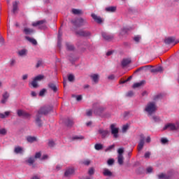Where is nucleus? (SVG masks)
<instances>
[{
    "label": "nucleus",
    "mask_w": 179,
    "mask_h": 179,
    "mask_svg": "<svg viewBox=\"0 0 179 179\" xmlns=\"http://www.w3.org/2000/svg\"><path fill=\"white\" fill-rule=\"evenodd\" d=\"M157 110V106L156 103L155 102H150L147 104L145 108V111H146L149 115H152Z\"/></svg>",
    "instance_id": "obj_1"
},
{
    "label": "nucleus",
    "mask_w": 179,
    "mask_h": 179,
    "mask_svg": "<svg viewBox=\"0 0 179 179\" xmlns=\"http://www.w3.org/2000/svg\"><path fill=\"white\" fill-rule=\"evenodd\" d=\"M72 23L76 27H82L88 24L87 20H85L84 18H78L77 20H75V21H72Z\"/></svg>",
    "instance_id": "obj_2"
},
{
    "label": "nucleus",
    "mask_w": 179,
    "mask_h": 179,
    "mask_svg": "<svg viewBox=\"0 0 179 179\" xmlns=\"http://www.w3.org/2000/svg\"><path fill=\"white\" fill-rule=\"evenodd\" d=\"M52 110V107L50 106H46L44 107H41L38 111H36V113H39L41 116L43 115H48L51 110Z\"/></svg>",
    "instance_id": "obj_3"
},
{
    "label": "nucleus",
    "mask_w": 179,
    "mask_h": 179,
    "mask_svg": "<svg viewBox=\"0 0 179 179\" xmlns=\"http://www.w3.org/2000/svg\"><path fill=\"white\" fill-rule=\"evenodd\" d=\"M169 129V131H177L179 129V124H172V123H169L164 126L163 128V130H167Z\"/></svg>",
    "instance_id": "obj_4"
},
{
    "label": "nucleus",
    "mask_w": 179,
    "mask_h": 179,
    "mask_svg": "<svg viewBox=\"0 0 179 179\" xmlns=\"http://www.w3.org/2000/svg\"><path fill=\"white\" fill-rule=\"evenodd\" d=\"M140 138H141V139H140L138 146H137L138 151H141L143 149L144 145H145V136L143 134H141Z\"/></svg>",
    "instance_id": "obj_5"
},
{
    "label": "nucleus",
    "mask_w": 179,
    "mask_h": 179,
    "mask_svg": "<svg viewBox=\"0 0 179 179\" xmlns=\"http://www.w3.org/2000/svg\"><path fill=\"white\" fill-rule=\"evenodd\" d=\"M111 134L113 135V137L117 138L119 136V129L116 128V125L115 124H112L110 127Z\"/></svg>",
    "instance_id": "obj_6"
},
{
    "label": "nucleus",
    "mask_w": 179,
    "mask_h": 179,
    "mask_svg": "<svg viewBox=\"0 0 179 179\" xmlns=\"http://www.w3.org/2000/svg\"><path fill=\"white\" fill-rule=\"evenodd\" d=\"M76 34L82 37H90L91 36V32H90V31L80 29L79 31H76Z\"/></svg>",
    "instance_id": "obj_7"
},
{
    "label": "nucleus",
    "mask_w": 179,
    "mask_h": 179,
    "mask_svg": "<svg viewBox=\"0 0 179 179\" xmlns=\"http://www.w3.org/2000/svg\"><path fill=\"white\" fill-rule=\"evenodd\" d=\"M41 118L42 115H40V113L36 112L35 124L39 127H41L43 126V121Z\"/></svg>",
    "instance_id": "obj_8"
},
{
    "label": "nucleus",
    "mask_w": 179,
    "mask_h": 179,
    "mask_svg": "<svg viewBox=\"0 0 179 179\" xmlns=\"http://www.w3.org/2000/svg\"><path fill=\"white\" fill-rule=\"evenodd\" d=\"M75 173V169L73 168H68L64 172V177L69 178Z\"/></svg>",
    "instance_id": "obj_9"
},
{
    "label": "nucleus",
    "mask_w": 179,
    "mask_h": 179,
    "mask_svg": "<svg viewBox=\"0 0 179 179\" xmlns=\"http://www.w3.org/2000/svg\"><path fill=\"white\" fill-rule=\"evenodd\" d=\"M101 36L106 41H111L114 38L113 35H110V34H107V32H101Z\"/></svg>",
    "instance_id": "obj_10"
},
{
    "label": "nucleus",
    "mask_w": 179,
    "mask_h": 179,
    "mask_svg": "<svg viewBox=\"0 0 179 179\" xmlns=\"http://www.w3.org/2000/svg\"><path fill=\"white\" fill-rule=\"evenodd\" d=\"M91 17L94 20V22H96L97 24H101L103 22L101 17L96 15V14L92 13L91 14Z\"/></svg>",
    "instance_id": "obj_11"
},
{
    "label": "nucleus",
    "mask_w": 179,
    "mask_h": 179,
    "mask_svg": "<svg viewBox=\"0 0 179 179\" xmlns=\"http://www.w3.org/2000/svg\"><path fill=\"white\" fill-rule=\"evenodd\" d=\"M98 133H99V134L101 135V138H106L110 134L108 130H105L103 129H99Z\"/></svg>",
    "instance_id": "obj_12"
},
{
    "label": "nucleus",
    "mask_w": 179,
    "mask_h": 179,
    "mask_svg": "<svg viewBox=\"0 0 179 179\" xmlns=\"http://www.w3.org/2000/svg\"><path fill=\"white\" fill-rule=\"evenodd\" d=\"M9 97H10V94H8V92H4V94H3L2 95V99L1 101V103L3 104H5L7 102Z\"/></svg>",
    "instance_id": "obj_13"
},
{
    "label": "nucleus",
    "mask_w": 179,
    "mask_h": 179,
    "mask_svg": "<svg viewBox=\"0 0 179 179\" xmlns=\"http://www.w3.org/2000/svg\"><path fill=\"white\" fill-rule=\"evenodd\" d=\"M62 31L61 29H59L58 31V36H57V46L59 48H61L62 45Z\"/></svg>",
    "instance_id": "obj_14"
},
{
    "label": "nucleus",
    "mask_w": 179,
    "mask_h": 179,
    "mask_svg": "<svg viewBox=\"0 0 179 179\" xmlns=\"http://www.w3.org/2000/svg\"><path fill=\"white\" fill-rule=\"evenodd\" d=\"M131 63V59H122L121 65L123 68L127 66Z\"/></svg>",
    "instance_id": "obj_15"
},
{
    "label": "nucleus",
    "mask_w": 179,
    "mask_h": 179,
    "mask_svg": "<svg viewBox=\"0 0 179 179\" xmlns=\"http://www.w3.org/2000/svg\"><path fill=\"white\" fill-rule=\"evenodd\" d=\"M48 87L51 90H52L53 92H55V93H56L57 92V90H58L57 85L55 84H54V83H49L48 85Z\"/></svg>",
    "instance_id": "obj_16"
},
{
    "label": "nucleus",
    "mask_w": 179,
    "mask_h": 179,
    "mask_svg": "<svg viewBox=\"0 0 179 179\" xmlns=\"http://www.w3.org/2000/svg\"><path fill=\"white\" fill-rule=\"evenodd\" d=\"M23 33L25 35H31L32 34L34 33V30L31 29V28H24Z\"/></svg>",
    "instance_id": "obj_17"
},
{
    "label": "nucleus",
    "mask_w": 179,
    "mask_h": 179,
    "mask_svg": "<svg viewBox=\"0 0 179 179\" xmlns=\"http://www.w3.org/2000/svg\"><path fill=\"white\" fill-rule=\"evenodd\" d=\"M105 10L108 13H115L117 10V7L111 6L110 7H106Z\"/></svg>",
    "instance_id": "obj_18"
},
{
    "label": "nucleus",
    "mask_w": 179,
    "mask_h": 179,
    "mask_svg": "<svg viewBox=\"0 0 179 179\" xmlns=\"http://www.w3.org/2000/svg\"><path fill=\"white\" fill-rule=\"evenodd\" d=\"M19 3H20L19 1H15L13 3V13H15V12L17 10Z\"/></svg>",
    "instance_id": "obj_19"
},
{
    "label": "nucleus",
    "mask_w": 179,
    "mask_h": 179,
    "mask_svg": "<svg viewBox=\"0 0 179 179\" xmlns=\"http://www.w3.org/2000/svg\"><path fill=\"white\" fill-rule=\"evenodd\" d=\"M46 23L45 20H41V21H36V22H33L32 26L33 27H38V26H41Z\"/></svg>",
    "instance_id": "obj_20"
},
{
    "label": "nucleus",
    "mask_w": 179,
    "mask_h": 179,
    "mask_svg": "<svg viewBox=\"0 0 179 179\" xmlns=\"http://www.w3.org/2000/svg\"><path fill=\"white\" fill-rule=\"evenodd\" d=\"M175 41H176V38H173V36H171L170 38H167L166 39H165L164 43L167 45H170L174 43Z\"/></svg>",
    "instance_id": "obj_21"
},
{
    "label": "nucleus",
    "mask_w": 179,
    "mask_h": 179,
    "mask_svg": "<svg viewBox=\"0 0 179 179\" xmlns=\"http://www.w3.org/2000/svg\"><path fill=\"white\" fill-rule=\"evenodd\" d=\"M26 40L32 43L34 45H37L38 42L34 38H29V36H25Z\"/></svg>",
    "instance_id": "obj_22"
},
{
    "label": "nucleus",
    "mask_w": 179,
    "mask_h": 179,
    "mask_svg": "<svg viewBox=\"0 0 179 179\" xmlns=\"http://www.w3.org/2000/svg\"><path fill=\"white\" fill-rule=\"evenodd\" d=\"M64 123L67 127H71L73 125V121L69 118H67Z\"/></svg>",
    "instance_id": "obj_23"
},
{
    "label": "nucleus",
    "mask_w": 179,
    "mask_h": 179,
    "mask_svg": "<svg viewBox=\"0 0 179 179\" xmlns=\"http://www.w3.org/2000/svg\"><path fill=\"white\" fill-rule=\"evenodd\" d=\"M103 175L105 176H112L113 173L110 171H109V169H104L103 171Z\"/></svg>",
    "instance_id": "obj_24"
},
{
    "label": "nucleus",
    "mask_w": 179,
    "mask_h": 179,
    "mask_svg": "<svg viewBox=\"0 0 179 179\" xmlns=\"http://www.w3.org/2000/svg\"><path fill=\"white\" fill-rule=\"evenodd\" d=\"M26 139H27V142L31 143H34V142H35V141H37V139H36V137H34V136H27V137H26Z\"/></svg>",
    "instance_id": "obj_25"
},
{
    "label": "nucleus",
    "mask_w": 179,
    "mask_h": 179,
    "mask_svg": "<svg viewBox=\"0 0 179 179\" xmlns=\"http://www.w3.org/2000/svg\"><path fill=\"white\" fill-rule=\"evenodd\" d=\"M72 13L73 15H82L83 13L82 11V10H78L77 8H73L72 9Z\"/></svg>",
    "instance_id": "obj_26"
},
{
    "label": "nucleus",
    "mask_w": 179,
    "mask_h": 179,
    "mask_svg": "<svg viewBox=\"0 0 179 179\" xmlns=\"http://www.w3.org/2000/svg\"><path fill=\"white\" fill-rule=\"evenodd\" d=\"M117 162L120 165H122L124 164V156L123 155L117 156Z\"/></svg>",
    "instance_id": "obj_27"
},
{
    "label": "nucleus",
    "mask_w": 179,
    "mask_h": 179,
    "mask_svg": "<svg viewBox=\"0 0 179 179\" xmlns=\"http://www.w3.org/2000/svg\"><path fill=\"white\" fill-rule=\"evenodd\" d=\"M10 112H9V111L5 112L4 114L0 113V118L5 119V118L8 117L10 115Z\"/></svg>",
    "instance_id": "obj_28"
},
{
    "label": "nucleus",
    "mask_w": 179,
    "mask_h": 179,
    "mask_svg": "<svg viewBox=\"0 0 179 179\" xmlns=\"http://www.w3.org/2000/svg\"><path fill=\"white\" fill-rule=\"evenodd\" d=\"M99 76L97 74H94L91 76V78L95 83H97L99 82Z\"/></svg>",
    "instance_id": "obj_29"
},
{
    "label": "nucleus",
    "mask_w": 179,
    "mask_h": 179,
    "mask_svg": "<svg viewBox=\"0 0 179 179\" xmlns=\"http://www.w3.org/2000/svg\"><path fill=\"white\" fill-rule=\"evenodd\" d=\"M22 151H23L22 148L19 147V146L15 147V149H14V152H15V154L22 153Z\"/></svg>",
    "instance_id": "obj_30"
},
{
    "label": "nucleus",
    "mask_w": 179,
    "mask_h": 179,
    "mask_svg": "<svg viewBox=\"0 0 179 179\" xmlns=\"http://www.w3.org/2000/svg\"><path fill=\"white\" fill-rule=\"evenodd\" d=\"M35 162H36V159L34 157H29L27 160V162L29 164V166L33 165Z\"/></svg>",
    "instance_id": "obj_31"
},
{
    "label": "nucleus",
    "mask_w": 179,
    "mask_h": 179,
    "mask_svg": "<svg viewBox=\"0 0 179 179\" xmlns=\"http://www.w3.org/2000/svg\"><path fill=\"white\" fill-rule=\"evenodd\" d=\"M103 148V145H101V144H100V143H96V144H95V145H94V149H95L96 150H102Z\"/></svg>",
    "instance_id": "obj_32"
},
{
    "label": "nucleus",
    "mask_w": 179,
    "mask_h": 179,
    "mask_svg": "<svg viewBox=\"0 0 179 179\" xmlns=\"http://www.w3.org/2000/svg\"><path fill=\"white\" fill-rule=\"evenodd\" d=\"M104 110H105L104 108L100 107V108H97L96 110H94V113H96V115H99V114L101 113Z\"/></svg>",
    "instance_id": "obj_33"
},
{
    "label": "nucleus",
    "mask_w": 179,
    "mask_h": 179,
    "mask_svg": "<svg viewBox=\"0 0 179 179\" xmlns=\"http://www.w3.org/2000/svg\"><path fill=\"white\" fill-rule=\"evenodd\" d=\"M144 84V81H141V83H134L133 85V88H138L142 86Z\"/></svg>",
    "instance_id": "obj_34"
},
{
    "label": "nucleus",
    "mask_w": 179,
    "mask_h": 179,
    "mask_svg": "<svg viewBox=\"0 0 179 179\" xmlns=\"http://www.w3.org/2000/svg\"><path fill=\"white\" fill-rule=\"evenodd\" d=\"M18 55L20 57L24 56L27 55V50L25 49H22V50H19Z\"/></svg>",
    "instance_id": "obj_35"
},
{
    "label": "nucleus",
    "mask_w": 179,
    "mask_h": 179,
    "mask_svg": "<svg viewBox=\"0 0 179 179\" xmlns=\"http://www.w3.org/2000/svg\"><path fill=\"white\" fill-rule=\"evenodd\" d=\"M66 49L68 50L72 51L74 50L73 45H71L70 43H66Z\"/></svg>",
    "instance_id": "obj_36"
},
{
    "label": "nucleus",
    "mask_w": 179,
    "mask_h": 179,
    "mask_svg": "<svg viewBox=\"0 0 179 179\" xmlns=\"http://www.w3.org/2000/svg\"><path fill=\"white\" fill-rule=\"evenodd\" d=\"M162 94H158V95H155L154 97H153V101H157L159 100H160L161 99H162Z\"/></svg>",
    "instance_id": "obj_37"
},
{
    "label": "nucleus",
    "mask_w": 179,
    "mask_h": 179,
    "mask_svg": "<svg viewBox=\"0 0 179 179\" xmlns=\"http://www.w3.org/2000/svg\"><path fill=\"white\" fill-rule=\"evenodd\" d=\"M43 79H44V76H42V75H39L34 78V80H35L36 81H41Z\"/></svg>",
    "instance_id": "obj_38"
},
{
    "label": "nucleus",
    "mask_w": 179,
    "mask_h": 179,
    "mask_svg": "<svg viewBox=\"0 0 179 179\" xmlns=\"http://www.w3.org/2000/svg\"><path fill=\"white\" fill-rule=\"evenodd\" d=\"M31 85L34 87V88H37L38 87V83L36 80H35V79H34L32 80V82L31 83Z\"/></svg>",
    "instance_id": "obj_39"
},
{
    "label": "nucleus",
    "mask_w": 179,
    "mask_h": 179,
    "mask_svg": "<svg viewBox=\"0 0 179 179\" xmlns=\"http://www.w3.org/2000/svg\"><path fill=\"white\" fill-rule=\"evenodd\" d=\"M68 80L71 83L73 82L75 80V76L72 74H70L68 76Z\"/></svg>",
    "instance_id": "obj_40"
},
{
    "label": "nucleus",
    "mask_w": 179,
    "mask_h": 179,
    "mask_svg": "<svg viewBox=\"0 0 179 179\" xmlns=\"http://www.w3.org/2000/svg\"><path fill=\"white\" fill-rule=\"evenodd\" d=\"M85 138H84V136H73V138H72V140L73 141H75V140H83Z\"/></svg>",
    "instance_id": "obj_41"
},
{
    "label": "nucleus",
    "mask_w": 179,
    "mask_h": 179,
    "mask_svg": "<svg viewBox=\"0 0 179 179\" xmlns=\"http://www.w3.org/2000/svg\"><path fill=\"white\" fill-rule=\"evenodd\" d=\"M8 131L6 129H0V134L2 136H5L7 134Z\"/></svg>",
    "instance_id": "obj_42"
},
{
    "label": "nucleus",
    "mask_w": 179,
    "mask_h": 179,
    "mask_svg": "<svg viewBox=\"0 0 179 179\" xmlns=\"http://www.w3.org/2000/svg\"><path fill=\"white\" fill-rule=\"evenodd\" d=\"M25 111H23L22 110H18L17 111V115L18 117H22Z\"/></svg>",
    "instance_id": "obj_43"
},
{
    "label": "nucleus",
    "mask_w": 179,
    "mask_h": 179,
    "mask_svg": "<svg viewBox=\"0 0 179 179\" xmlns=\"http://www.w3.org/2000/svg\"><path fill=\"white\" fill-rule=\"evenodd\" d=\"M48 147L53 148L55 145V143L53 141H48Z\"/></svg>",
    "instance_id": "obj_44"
},
{
    "label": "nucleus",
    "mask_w": 179,
    "mask_h": 179,
    "mask_svg": "<svg viewBox=\"0 0 179 179\" xmlns=\"http://www.w3.org/2000/svg\"><path fill=\"white\" fill-rule=\"evenodd\" d=\"M15 63H16L15 59H10V66H14Z\"/></svg>",
    "instance_id": "obj_45"
},
{
    "label": "nucleus",
    "mask_w": 179,
    "mask_h": 179,
    "mask_svg": "<svg viewBox=\"0 0 179 179\" xmlns=\"http://www.w3.org/2000/svg\"><path fill=\"white\" fill-rule=\"evenodd\" d=\"M151 120H153L155 122H158L160 121V118L157 117V116H152L150 118Z\"/></svg>",
    "instance_id": "obj_46"
},
{
    "label": "nucleus",
    "mask_w": 179,
    "mask_h": 179,
    "mask_svg": "<svg viewBox=\"0 0 179 179\" xmlns=\"http://www.w3.org/2000/svg\"><path fill=\"white\" fill-rule=\"evenodd\" d=\"M151 155H152V154H151L150 152H147L145 153L144 157H145V159H150Z\"/></svg>",
    "instance_id": "obj_47"
},
{
    "label": "nucleus",
    "mask_w": 179,
    "mask_h": 179,
    "mask_svg": "<svg viewBox=\"0 0 179 179\" xmlns=\"http://www.w3.org/2000/svg\"><path fill=\"white\" fill-rule=\"evenodd\" d=\"M88 174L90 176H92L94 174V168H90L88 171Z\"/></svg>",
    "instance_id": "obj_48"
},
{
    "label": "nucleus",
    "mask_w": 179,
    "mask_h": 179,
    "mask_svg": "<svg viewBox=\"0 0 179 179\" xmlns=\"http://www.w3.org/2000/svg\"><path fill=\"white\" fill-rule=\"evenodd\" d=\"M42 64H43L42 60H38L36 65V69L39 68L40 66H42Z\"/></svg>",
    "instance_id": "obj_49"
},
{
    "label": "nucleus",
    "mask_w": 179,
    "mask_h": 179,
    "mask_svg": "<svg viewBox=\"0 0 179 179\" xmlns=\"http://www.w3.org/2000/svg\"><path fill=\"white\" fill-rule=\"evenodd\" d=\"M24 118H29L31 117V115L27 112H24L23 115L22 116Z\"/></svg>",
    "instance_id": "obj_50"
},
{
    "label": "nucleus",
    "mask_w": 179,
    "mask_h": 179,
    "mask_svg": "<svg viewBox=\"0 0 179 179\" xmlns=\"http://www.w3.org/2000/svg\"><path fill=\"white\" fill-rule=\"evenodd\" d=\"M45 92H46V90L45 89H43L41 91H40L38 95L40 96H43L45 95Z\"/></svg>",
    "instance_id": "obj_51"
},
{
    "label": "nucleus",
    "mask_w": 179,
    "mask_h": 179,
    "mask_svg": "<svg viewBox=\"0 0 179 179\" xmlns=\"http://www.w3.org/2000/svg\"><path fill=\"white\" fill-rule=\"evenodd\" d=\"M166 176V175H165L164 173H160L157 175V177L159 179H162V178L165 179Z\"/></svg>",
    "instance_id": "obj_52"
},
{
    "label": "nucleus",
    "mask_w": 179,
    "mask_h": 179,
    "mask_svg": "<svg viewBox=\"0 0 179 179\" xmlns=\"http://www.w3.org/2000/svg\"><path fill=\"white\" fill-rule=\"evenodd\" d=\"M129 129V125L128 124H125L122 127V131L123 132H126Z\"/></svg>",
    "instance_id": "obj_53"
},
{
    "label": "nucleus",
    "mask_w": 179,
    "mask_h": 179,
    "mask_svg": "<svg viewBox=\"0 0 179 179\" xmlns=\"http://www.w3.org/2000/svg\"><path fill=\"white\" fill-rule=\"evenodd\" d=\"M41 152H36V154H35V156H34V159H39V158H41Z\"/></svg>",
    "instance_id": "obj_54"
},
{
    "label": "nucleus",
    "mask_w": 179,
    "mask_h": 179,
    "mask_svg": "<svg viewBox=\"0 0 179 179\" xmlns=\"http://www.w3.org/2000/svg\"><path fill=\"white\" fill-rule=\"evenodd\" d=\"M161 142L162 144H166L167 143H169V140L167 138H162L161 139Z\"/></svg>",
    "instance_id": "obj_55"
},
{
    "label": "nucleus",
    "mask_w": 179,
    "mask_h": 179,
    "mask_svg": "<svg viewBox=\"0 0 179 179\" xmlns=\"http://www.w3.org/2000/svg\"><path fill=\"white\" fill-rule=\"evenodd\" d=\"M124 148H120L118 149L117 150V152H118V155H122V154L124 153Z\"/></svg>",
    "instance_id": "obj_56"
},
{
    "label": "nucleus",
    "mask_w": 179,
    "mask_h": 179,
    "mask_svg": "<svg viewBox=\"0 0 179 179\" xmlns=\"http://www.w3.org/2000/svg\"><path fill=\"white\" fill-rule=\"evenodd\" d=\"M114 162H115V160L113 159H108V162H107L108 165H112V164H114Z\"/></svg>",
    "instance_id": "obj_57"
},
{
    "label": "nucleus",
    "mask_w": 179,
    "mask_h": 179,
    "mask_svg": "<svg viewBox=\"0 0 179 179\" xmlns=\"http://www.w3.org/2000/svg\"><path fill=\"white\" fill-rule=\"evenodd\" d=\"M90 163H91L90 160H85L83 162V164H85V166H89Z\"/></svg>",
    "instance_id": "obj_58"
},
{
    "label": "nucleus",
    "mask_w": 179,
    "mask_h": 179,
    "mask_svg": "<svg viewBox=\"0 0 179 179\" xmlns=\"http://www.w3.org/2000/svg\"><path fill=\"white\" fill-rule=\"evenodd\" d=\"M86 115H87L88 117L92 116V111L91 110H87Z\"/></svg>",
    "instance_id": "obj_59"
},
{
    "label": "nucleus",
    "mask_w": 179,
    "mask_h": 179,
    "mask_svg": "<svg viewBox=\"0 0 179 179\" xmlns=\"http://www.w3.org/2000/svg\"><path fill=\"white\" fill-rule=\"evenodd\" d=\"M129 28H123L122 29V34H127L129 31Z\"/></svg>",
    "instance_id": "obj_60"
},
{
    "label": "nucleus",
    "mask_w": 179,
    "mask_h": 179,
    "mask_svg": "<svg viewBox=\"0 0 179 179\" xmlns=\"http://www.w3.org/2000/svg\"><path fill=\"white\" fill-rule=\"evenodd\" d=\"M134 41H136V43H139L141 38L140 36H134Z\"/></svg>",
    "instance_id": "obj_61"
},
{
    "label": "nucleus",
    "mask_w": 179,
    "mask_h": 179,
    "mask_svg": "<svg viewBox=\"0 0 179 179\" xmlns=\"http://www.w3.org/2000/svg\"><path fill=\"white\" fill-rule=\"evenodd\" d=\"M147 173H150L153 171V169L152 167H149L146 169Z\"/></svg>",
    "instance_id": "obj_62"
},
{
    "label": "nucleus",
    "mask_w": 179,
    "mask_h": 179,
    "mask_svg": "<svg viewBox=\"0 0 179 179\" xmlns=\"http://www.w3.org/2000/svg\"><path fill=\"white\" fill-rule=\"evenodd\" d=\"M157 72H162L163 71V68L162 66H159L156 68Z\"/></svg>",
    "instance_id": "obj_63"
},
{
    "label": "nucleus",
    "mask_w": 179,
    "mask_h": 179,
    "mask_svg": "<svg viewBox=\"0 0 179 179\" xmlns=\"http://www.w3.org/2000/svg\"><path fill=\"white\" fill-rule=\"evenodd\" d=\"M108 79H109V80H115V77L114 75H111V76H109L108 77Z\"/></svg>",
    "instance_id": "obj_64"
}]
</instances>
